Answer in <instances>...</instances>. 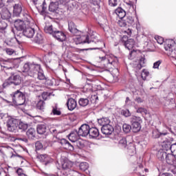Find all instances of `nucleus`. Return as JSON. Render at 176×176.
Segmentation results:
<instances>
[{"label":"nucleus","mask_w":176,"mask_h":176,"mask_svg":"<svg viewBox=\"0 0 176 176\" xmlns=\"http://www.w3.org/2000/svg\"><path fill=\"white\" fill-rule=\"evenodd\" d=\"M22 72H25L31 78H34L38 74V79L39 80H47V78L45 76L43 70L41 68V65L38 64L27 62L23 65Z\"/></svg>","instance_id":"1"},{"label":"nucleus","mask_w":176,"mask_h":176,"mask_svg":"<svg viewBox=\"0 0 176 176\" xmlns=\"http://www.w3.org/2000/svg\"><path fill=\"white\" fill-rule=\"evenodd\" d=\"M98 63L103 64L105 68L109 69H116L118 71L119 67V59L113 55L99 56L96 58Z\"/></svg>","instance_id":"2"},{"label":"nucleus","mask_w":176,"mask_h":176,"mask_svg":"<svg viewBox=\"0 0 176 176\" xmlns=\"http://www.w3.org/2000/svg\"><path fill=\"white\" fill-rule=\"evenodd\" d=\"M12 102L14 105H24L25 96L19 90L16 91L12 95Z\"/></svg>","instance_id":"3"},{"label":"nucleus","mask_w":176,"mask_h":176,"mask_svg":"<svg viewBox=\"0 0 176 176\" xmlns=\"http://www.w3.org/2000/svg\"><path fill=\"white\" fill-rule=\"evenodd\" d=\"M6 126L8 131L10 133H17V129L19 127V120L8 117L6 122Z\"/></svg>","instance_id":"4"},{"label":"nucleus","mask_w":176,"mask_h":176,"mask_svg":"<svg viewBox=\"0 0 176 176\" xmlns=\"http://www.w3.org/2000/svg\"><path fill=\"white\" fill-rule=\"evenodd\" d=\"M131 122L133 133H138L141 130V118L137 116H132Z\"/></svg>","instance_id":"5"},{"label":"nucleus","mask_w":176,"mask_h":176,"mask_svg":"<svg viewBox=\"0 0 176 176\" xmlns=\"http://www.w3.org/2000/svg\"><path fill=\"white\" fill-rule=\"evenodd\" d=\"M73 41L76 45H80L81 43H91L93 41L89 39V36H80V33L77 35H74Z\"/></svg>","instance_id":"6"},{"label":"nucleus","mask_w":176,"mask_h":176,"mask_svg":"<svg viewBox=\"0 0 176 176\" xmlns=\"http://www.w3.org/2000/svg\"><path fill=\"white\" fill-rule=\"evenodd\" d=\"M89 129H90V126H89V124H83L78 129V131H77V133H78V135H80V137H87L89 135Z\"/></svg>","instance_id":"7"},{"label":"nucleus","mask_w":176,"mask_h":176,"mask_svg":"<svg viewBox=\"0 0 176 176\" xmlns=\"http://www.w3.org/2000/svg\"><path fill=\"white\" fill-rule=\"evenodd\" d=\"M52 36L59 42H64V41H66L67 39V36L65 35V33L57 29H56V30L54 31V34H52Z\"/></svg>","instance_id":"8"},{"label":"nucleus","mask_w":176,"mask_h":176,"mask_svg":"<svg viewBox=\"0 0 176 176\" xmlns=\"http://www.w3.org/2000/svg\"><path fill=\"white\" fill-rule=\"evenodd\" d=\"M38 159L39 162L43 163L45 166H47V164H50V163H53V159L50 157V156L47 155V154H41L38 155Z\"/></svg>","instance_id":"9"},{"label":"nucleus","mask_w":176,"mask_h":176,"mask_svg":"<svg viewBox=\"0 0 176 176\" xmlns=\"http://www.w3.org/2000/svg\"><path fill=\"white\" fill-rule=\"evenodd\" d=\"M21 12H23V4L21 3L15 4L13 6V14L15 17H20Z\"/></svg>","instance_id":"10"},{"label":"nucleus","mask_w":176,"mask_h":176,"mask_svg":"<svg viewBox=\"0 0 176 176\" xmlns=\"http://www.w3.org/2000/svg\"><path fill=\"white\" fill-rule=\"evenodd\" d=\"M61 166L63 170H70L74 166V162L69 161L67 158L63 159L61 161Z\"/></svg>","instance_id":"11"},{"label":"nucleus","mask_w":176,"mask_h":176,"mask_svg":"<svg viewBox=\"0 0 176 176\" xmlns=\"http://www.w3.org/2000/svg\"><path fill=\"white\" fill-rule=\"evenodd\" d=\"M113 126L109 124L101 127V131L104 135H111L113 133Z\"/></svg>","instance_id":"12"},{"label":"nucleus","mask_w":176,"mask_h":176,"mask_svg":"<svg viewBox=\"0 0 176 176\" xmlns=\"http://www.w3.org/2000/svg\"><path fill=\"white\" fill-rule=\"evenodd\" d=\"M10 82L12 85H14L15 86H19V85L21 84V77L19 75H12L10 78Z\"/></svg>","instance_id":"13"},{"label":"nucleus","mask_w":176,"mask_h":176,"mask_svg":"<svg viewBox=\"0 0 176 176\" xmlns=\"http://www.w3.org/2000/svg\"><path fill=\"white\" fill-rule=\"evenodd\" d=\"M122 39H125V41H126L124 43V46L126 49H128V50H131V49H133V47H134V46L135 45V41H134V39L130 38V39L127 40V36H124L122 37Z\"/></svg>","instance_id":"14"},{"label":"nucleus","mask_w":176,"mask_h":176,"mask_svg":"<svg viewBox=\"0 0 176 176\" xmlns=\"http://www.w3.org/2000/svg\"><path fill=\"white\" fill-rule=\"evenodd\" d=\"M165 160L168 164L173 166L176 164V156L174 154L168 153L165 157Z\"/></svg>","instance_id":"15"},{"label":"nucleus","mask_w":176,"mask_h":176,"mask_svg":"<svg viewBox=\"0 0 176 176\" xmlns=\"http://www.w3.org/2000/svg\"><path fill=\"white\" fill-rule=\"evenodd\" d=\"M88 135H89V138H97L100 135V131L96 127H89Z\"/></svg>","instance_id":"16"},{"label":"nucleus","mask_w":176,"mask_h":176,"mask_svg":"<svg viewBox=\"0 0 176 176\" xmlns=\"http://www.w3.org/2000/svg\"><path fill=\"white\" fill-rule=\"evenodd\" d=\"M67 106L69 111H74V109H75V108H76L78 106V103L75 99L71 98L67 100Z\"/></svg>","instance_id":"17"},{"label":"nucleus","mask_w":176,"mask_h":176,"mask_svg":"<svg viewBox=\"0 0 176 176\" xmlns=\"http://www.w3.org/2000/svg\"><path fill=\"white\" fill-rule=\"evenodd\" d=\"M23 34L26 38H32L35 35V29L32 28H26L23 30Z\"/></svg>","instance_id":"18"},{"label":"nucleus","mask_w":176,"mask_h":176,"mask_svg":"<svg viewBox=\"0 0 176 176\" xmlns=\"http://www.w3.org/2000/svg\"><path fill=\"white\" fill-rule=\"evenodd\" d=\"M69 31L73 35H79L80 34V31H79L76 28V25L74 22H69Z\"/></svg>","instance_id":"19"},{"label":"nucleus","mask_w":176,"mask_h":176,"mask_svg":"<svg viewBox=\"0 0 176 176\" xmlns=\"http://www.w3.org/2000/svg\"><path fill=\"white\" fill-rule=\"evenodd\" d=\"M80 135H79L78 131H73L70 134L68 135V139L71 142H76L79 140V138Z\"/></svg>","instance_id":"20"},{"label":"nucleus","mask_w":176,"mask_h":176,"mask_svg":"<svg viewBox=\"0 0 176 176\" xmlns=\"http://www.w3.org/2000/svg\"><path fill=\"white\" fill-rule=\"evenodd\" d=\"M14 25L17 31H23L25 28V23L20 19L15 21Z\"/></svg>","instance_id":"21"},{"label":"nucleus","mask_w":176,"mask_h":176,"mask_svg":"<svg viewBox=\"0 0 176 176\" xmlns=\"http://www.w3.org/2000/svg\"><path fill=\"white\" fill-rule=\"evenodd\" d=\"M3 68H6L7 69H11L13 67V60L8 59L3 60L1 63Z\"/></svg>","instance_id":"22"},{"label":"nucleus","mask_w":176,"mask_h":176,"mask_svg":"<svg viewBox=\"0 0 176 176\" xmlns=\"http://www.w3.org/2000/svg\"><path fill=\"white\" fill-rule=\"evenodd\" d=\"M46 130H47V127L46 126V124H38L36 126V131L38 134L42 135L45 134L46 133Z\"/></svg>","instance_id":"23"},{"label":"nucleus","mask_w":176,"mask_h":176,"mask_svg":"<svg viewBox=\"0 0 176 176\" xmlns=\"http://www.w3.org/2000/svg\"><path fill=\"white\" fill-rule=\"evenodd\" d=\"M98 123L99 126H102V127H104V126L109 124L111 123V120H109V118H102L98 119Z\"/></svg>","instance_id":"24"},{"label":"nucleus","mask_w":176,"mask_h":176,"mask_svg":"<svg viewBox=\"0 0 176 176\" xmlns=\"http://www.w3.org/2000/svg\"><path fill=\"white\" fill-rule=\"evenodd\" d=\"M57 30L56 28H53L52 25H46L44 28V31L46 34H50V35H53L54 34V31Z\"/></svg>","instance_id":"25"},{"label":"nucleus","mask_w":176,"mask_h":176,"mask_svg":"<svg viewBox=\"0 0 176 176\" xmlns=\"http://www.w3.org/2000/svg\"><path fill=\"white\" fill-rule=\"evenodd\" d=\"M115 12L119 19H124L126 17V11H124L122 8H117Z\"/></svg>","instance_id":"26"},{"label":"nucleus","mask_w":176,"mask_h":176,"mask_svg":"<svg viewBox=\"0 0 176 176\" xmlns=\"http://www.w3.org/2000/svg\"><path fill=\"white\" fill-rule=\"evenodd\" d=\"M124 19L126 27H131V25H134V19L133 16H125Z\"/></svg>","instance_id":"27"},{"label":"nucleus","mask_w":176,"mask_h":176,"mask_svg":"<svg viewBox=\"0 0 176 176\" xmlns=\"http://www.w3.org/2000/svg\"><path fill=\"white\" fill-rule=\"evenodd\" d=\"M167 156V153L164 151V150H160L157 153V157L159 159V160H164V157Z\"/></svg>","instance_id":"28"},{"label":"nucleus","mask_w":176,"mask_h":176,"mask_svg":"<svg viewBox=\"0 0 176 176\" xmlns=\"http://www.w3.org/2000/svg\"><path fill=\"white\" fill-rule=\"evenodd\" d=\"M43 41V36H42V34L41 33H37L34 38V42L39 45L42 43Z\"/></svg>","instance_id":"29"},{"label":"nucleus","mask_w":176,"mask_h":176,"mask_svg":"<svg viewBox=\"0 0 176 176\" xmlns=\"http://www.w3.org/2000/svg\"><path fill=\"white\" fill-rule=\"evenodd\" d=\"M58 9V3L57 2H51L49 6L50 12H56Z\"/></svg>","instance_id":"30"},{"label":"nucleus","mask_w":176,"mask_h":176,"mask_svg":"<svg viewBox=\"0 0 176 176\" xmlns=\"http://www.w3.org/2000/svg\"><path fill=\"white\" fill-rule=\"evenodd\" d=\"M78 104L80 107H87L89 105V99L81 98L78 100Z\"/></svg>","instance_id":"31"},{"label":"nucleus","mask_w":176,"mask_h":176,"mask_svg":"<svg viewBox=\"0 0 176 176\" xmlns=\"http://www.w3.org/2000/svg\"><path fill=\"white\" fill-rule=\"evenodd\" d=\"M118 146L120 148H121V149H124V148L127 146V140H126L125 138H123L121 140H120L118 142Z\"/></svg>","instance_id":"32"},{"label":"nucleus","mask_w":176,"mask_h":176,"mask_svg":"<svg viewBox=\"0 0 176 176\" xmlns=\"http://www.w3.org/2000/svg\"><path fill=\"white\" fill-rule=\"evenodd\" d=\"M45 107H46V103L45 101L40 100L36 104L37 109H39L40 111H43L45 109Z\"/></svg>","instance_id":"33"},{"label":"nucleus","mask_w":176,"mask_h":176,"mask_svg":"<svg viewBox=\"0 0 176 176\" xmlns=\"http://www.w3.org/2000/svg\"><path fill=\"white\" fill-rule=\"evenodd\" d=\"M35 133H36L35 129L34 128H30L27 131L26 134L28 138H34Z\"/></svg>","instance_id":"34"},{"label":"nucleus","mask_w":176,"mask_h":176,"mask_svg":"<svg viewBox=\"0 0 176 176\" xmlns=\"http://www.w3.org/2000/svg\"><path fill=\"white\" fill-rule=\"evenodd\" d=\"M52 113L53 115H56L57 116H60L61 115V111L58 109L57 104H55L54 106H52Z\"/></svg>","instance_id":"35"},{"label":"nucleus","mask_w":176,"mask_h":176,"mask_svg":"<svg viewBox=\"0 0 176 176\" xmlns=\"http://www.w3.org/2000/svg\"><path fill=\"white\" fill-rule=\"evenodd\" d=\"M167 133H160L157 129H155L153 131V138H160L161 135H166Z\"/></svg>","instance_id":"36"},{"label":"nucleus","mask_w":176,"mask_h":176,"mask_svg":"<svg viewBox=\"0 0 176 176\" xmlns=\"http://www.w3.org/2000/svg\"><path fill=\"white\" fill-rule=\"evenodd\" d=\"M79 168L81 171H86L89 168V164L87 162H81L79 164Z\"/></svg>","instance_id":"37"},{"label":"nucleus","mask_w":176,"mask_h":176,"mask_svg":"<svg viewBox=\"0 0 176 176\" xmlns=\"http://www.w3.org/2000/svg\"><path fill=\"white\" fill-rule=\"evenodd\" d=\"M18 127L19 130H23V131H25V130L28 129V124L21 122L18 123Z\"/></svg>","instance_id":"38"},{"label":"nucleus","mask_w":176,"mask_h":176,"mask_svg":"<svg viewBox=\"0 0 176 176\" xmlns=\"http://www.w3.org/2000/svg\"><path fill=\"white\" fill-rule=\"evenodd\" d=\"M96 45H98V47H94V48H90V50H101V49H102V47H101L100 46H104L105 47V43L102 42V41H98Z\"/></svg>","instance_id":"39"},{"label":"nucleus","mask_w":176,"mask_h":176,"mask_svg":"<svg viewBox=\"0 0 176 176\" xmlns=\"http://www.w3.org/2000/svg\"><path fill=\"white\" fill-rule=\"evenodd\" d=\"M122 130L124 133H130L131 131V126L129 124H124L122 125Z\"/></svg>","instance_id":"40"},{"label":"nucleus","mask_w":176,"mask_h":176,"mask_svg":"<svg viewBox=\"0 0 176 176\" xmlns=\"http://www.w3.org/2000/svg\"><path fill=\"white\" fill-rule=\"evenodd\" d=\"M118 25L120 27H127L125 18H120L118 21Z\"/></svg>","instance_id":"41"},{"label":"nucleus","mask_w":176,"mask_h":176,"mask_svg":"<svg viewBox=\"0 0 176 176\" xmlns=\"http://www.w3.org/2000/svg\"><path fill=\"white\" fill-rule=\"evenodd\" d=\"M6 28H8V23L5 21L0 19V30L5 31Z\"/></svg>","instance_id":"42"},{"label":"nucleus","mask_w":176,"mask_h":176,"mask_svg":"<svg viewBox=\"0 0 176 176\" xmlns=\"http://www.w3.org/2000/svg\"><path fill=\"white\" fill-rule=\"evenodd\" d=\"M23 20L26 21V23H31V21H32V17H31L30 14L27 13H23Z\"/></svg>","instance_id":"43"},{"label":"nucleus","mask_w":176,"mask_h":176,"mask_svg":"<svg viewBox=\"0 0 176 176\" xmlns=\"http://www.w3.org/2000/svg\"><path fill=\"white\" fill-rule=\"evenodd\" d=\"M74 143H76V146H78L80 149H82V148H85V142H83V140H78Z\"/></svg>","instance_id":"44"},{"label":"nucleus","mask_w":176,"mask_h":176,"mask_svg":"<svg viewBox=\"0 0 176 176\" xmlns=\"http://www.w3.org/2000/svg\"><path fill=\"white\" fill-rule=\"evenodd\" d=\"M121 115L125 118H129V116H131V113H130L129 109H122L121 111Z\"/></svg>","instance_id":"45"},{"label":"nucleus","mask_w":176,"mask_h":176,"mask_svg":"<svg viewBox=\"0 0 176 176\" xmlns=\"http://www.w3.org/2000/svg\"><path fill=\"white\" fill-rule=\"evenodd\" d=\"M124 3L125 5H127L129 9H131L132 8V9L134 10V2L131 1V0H124Z\"/></svg>","instance_id":"46"},{"label":"nucleus","mask_w":176,"mask_h":176,"mask_svg":"<svg viewBox=\"0 0 176 176\" xmlns=\"http://www.w3.org/2000/svg\"><path fill=\"white\" fill-rule=\"evenodd\" d=\"M26 85L30 86V87H34V86H35V78H33L32 79L28 80L26 81Z\"/></svg>","instance_id":"47"},{"label":"nucleus","mask_w":176,"mask_h":176,"mask_svg":"<svg viewBox=\"0 0 176 176\" xmlns=\"http://www.w3.org/2000/svg\"><path fill=\"white\" fill-rule=\"evenodd\" d=\"M155 39L157 43H159V45H163L164 43H164H166V41L164 42V39L163 38V37L157 36L155 37Z\"/></svg>","instance_id":"48"},{"label":"nucleus","mask_w":176,"mask_h":176,"mask_svg":"<svg viewBox=\"0 0 176 176\" xmlns=\"http://www.w3.org/2000/svg\"><path fill=\"white\" fill-rule=\"evenodd\" d=\"M4 12H1V17H4V19H9L10 17V14L9 13V11L6 9H4Z\"/></svg>","instance_id":"49"},{"label":"nucleus","mask_w":176,"mask_h":176,"mask_svg":"<svg viewBox=\"0 0 176 176\" xmlns=\"http://www.w3.org/2000/svg\"><path fill=\"white\" fill-rule=\"evenodd\" d=\"M136 112L138 113H145V115L148 114V110L143 107H140L137 109Z\"/></svg>","instance_id":"50"},{"label":"nucleus","mask_w":176,"mask_h":176,"mask_svg":"<svg viewBox=\"0 0 176 176\" xmlns=\"http://www.w3.org/2000/svg\"><path fill=\"white\" fill-rule=\"evenodd\" d=\"M142 78L143 79H146V76H149V72H148V70L144 69L142 70Z\"/></svg>","instance_id":"51"},{"label":"nucleus","mask_w":176,"mask_h":176,"mask_svg":"<svg viewBox=\"0 0 176 176\" xmlns=\"http://www.w3.org/2000/svg\"><path fill=\"white\" fill-rule=\"evenodd\" d=\"M41 13H46V10L47 9V6H46V1H43L41 6Z\"/></svg>","instance_id":"52"},{"label":"nucleus","mask_w":176,"mask_h":176,"mask_svg":"<svg viewBox=\"0 0 176 176\" xmlns=\"http://www.w3.org/2000/svg\"><path fill=\"white\" fill-rule=\"evenodd\" d=\"M35 146L36 151H40V149H42V148H43V144H42L41 142H36L35 144Z\"/></svg>","instance_id":"53"},{"label":"nucleus","mask_w":176,"mask_h":176,"mask_svg":"<svg viewBox=\"0 0 176 176\" xmlns=\"http://www.w3.org/2000/svg\"><path fill=\"white\" fill-rule=\"evenodd\" d=\"M50 97V93L43 92L42 94V98L45 100H47Z\"/></svg>","instance_id":"54"},{"label":"nucleus","mask_w":176,"mask_h":176,"mask_svg":"<svg viewBox=\"0 0 176 176\" xmlns=\"http://www.w3.org/2000/svg\"><path fill=\"white\" fill-rule=\"evenodd\" d=\"M160 64H162V60H157L155 63H154L153 68L154 69H158L159 67H160Z\"/></svg>","instance_id":"55"},{"label":"nucleus","mask_w":176,"mask_h":176,"mask_svg":"<svg viewBox=\"0 0 176 176\" xmlns=\"http://www.w3.org/2000/svg\"><path fill=\"white\" fill-rule=\"evenodd\" d=\"M109 5L110 6H118V0H109Z\"/></svg>","instance_id":"56"},{"label":"nucleus","mask_w":176,"mask_h":176,"mask_svg":"<svg viewBox=\"0 0 176 176\" xmlns=\"http://www.w3.org/2000/svg\"><path fill=\"white\" fill-rule=\"evenodd\" d=\"M10 85H12V82H10V78H8V80H6L5 82H3L2 86L3 89H6V87H8V86H10Z\"/></svg>","instance_id":"57"},{"label":"nucleus","mask_w":176,"mask_h":176,"mask_svg":"<svg viewBox=\"0 0 176 176\" xmlns=\"http://www.w3.org/2000/svg\"><path fill=\"white\" fill-rule=\"evenodd\" d=\"M129 153H134L135 152V147L134 145L131 144L130 147L128 148Z\"/></svg>","instance_id":"58"},{"label":"nucleus","mask_w":176,"mask_h":176,"mask_svg":"<svg viewBox=\"0 0 176 176\" xmlns=\"http://www.w3.org/2000/svg\"><path fill=\"white\" fill-rule=\"evenodd\" d=\"M59 143L60 144V145L62 146H67V144L68 143V140H65V139H61L60 141H59Z\"/></svg>","instance_id":"59"},{"label":"nucleus","mask_w":176,"mask_h":176,"mask_svg":"<svg viewBox=\"0 0 176 176\" xmlns=\"http://www.w3.org/2000/svg\"><path fill=\"white\" fill-rule=\"evenodd\" d=\"M6 52L7 54H8V56H12V54H13L14 53V50L12 48L6 49Z\"/></svg>","instance_id":"60"},{"label":"nucleus","mask_w":176,"mask_h":176,"mask_svg":"<svg viewBox=\"0 0 176 176\" xmlns=\"http://www.w3.org/2000/svg\"><path fill=\"white\" fill-rule=\"evenodd\" d=\"M91 3L95 6H100V3H101V0H91Z\"/></svg>","instance_id":"61"},{"label":"nucleus","mask_w":176,"mask_h":176,"mask_svg":"<svg viewBox=\"0 0 176 176\" xmlns=\"http://www.w3.org/2000/svg\"><path fill=\"white\" fill-rule=\"evenodd\" d=\"M56 3L60 4V5H67L68 3V1L67 0H57Z\"/></svg>","instance_id":"62"},{"label":"nucleus","mask_w":176,"mask_h":176,"mask_svg":"<svg viewBox=\"0 0 176 176\" xmlns=\"http://www.w3.org/2000/svg\"><path fill=\"white\" fill-rule=\"evenodd\" d=\"M142 67H144V65H142L141 63H138L135 67V69L136 72H138V71H140V69H141L142 68Z\"/></svg>","instance_id":"63"},{"label":"nucleus","mask_w":176,"mask_h":176,"mask_svg":"<svg viewBox=\"0 0 176 176\" xmlns=\"http://www.w3.org/2000/svg\"><path fill=\"white\" fill-rule=\"evenodd\" d=\"M66 146L69 149V151H74V146L69 143V142H67V144H66Z\"/></svg>","instance_id":"64"}]
</instances>
